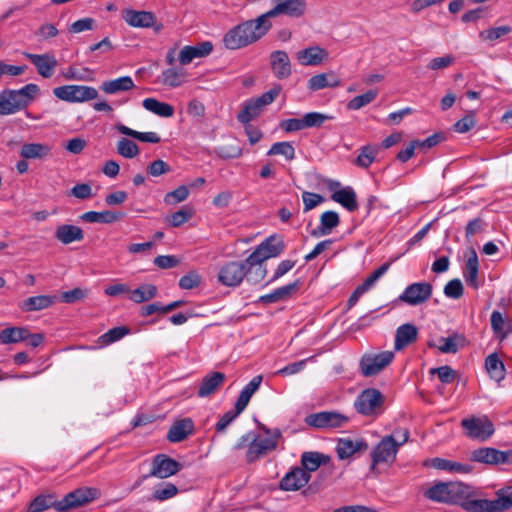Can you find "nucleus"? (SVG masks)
<instances>
[{
  "label": "nucleus",
  "instance_id": "1",
  "mask_svg": "<svg viewBox=\"0 0 512 512\" xmlns=\"http://www.w3.org/2000/svg\"><path fill=\"white\" fill-rule=\"evenodd\" d=\"M100 492L97 488L81 487L57 500L53 494L39 495L29 504L28 512H43L51 507L58 512H69L97 499Z\"/></svg>",
  "mask_w": 512,
  "mask_h": 512
},
{
  "label": "nucleus",
  "instance_id": "2",
  "mask_svg": "<svg viewBox=\"0 0 512 512\" xmlns=\"http://www.w3.org/2000/svg\"><path fill=\"white\" fill-rule=\"evenodd\" d=\"M271 28L272 23L265 22L260 15L228 30L223 37V44L227 49L238 50L259 41Z\"/></svg>",
  "mask_w": 512,
  "mask_h": 512
},
{
  "label": "nucleus",
  "instance_id": "3",
  "mask_svg": "<svg viewBox=\"0 0 512 512\" xmlns=\"http://www.w3.org/2000/svg\"><path fill=\"white\" fill-rule=\"evenodd\" d=\"M464 500L459 506L466 512H504L512 508V486H506L496 491L494 500L475 499V492L466 485Z\"/></svg>",
  "mask_w": 512,
  "mask_h": 512
},
{
  "label": "nucleus",
  "instance_id": "4",
  "mask_svg": "<svg viewBox=\"0 0 512 512\" xmlns=\"http://www.w3.org/2000/svg\"><path fill=\"white\" fill-rule=\"evenodd\" d=\"M285 243L281 236L271 235L262 241L255 250L246 258V262L250 266H256L253 270L251 280L261 282L267 275L266 266L263 262L270 258H275L284 252Z\"/></svg>",
  "mask_w": 512,
  "mask_h": 512
},
{
  "label": "nucleus",
  "instance_id": "5",
  "mask_svg": "<svg viewBox=\"0 0 512 512\" xmlns=\"http://www.w3.org/2000/svg\"><path fill=\"white\" fill-rule=\"evenodd\" d=\"M281 90L280 85H275L260 96L244 101L241 111L237 114V120L243 125L250 124L262 114L266 106L275 101Z\"/></svg>",
  "mask_w": 512,
  "mask_h": 512
},
{
  "label": "nucleus",
  "instance_id": "6",
  "mask_svg": "<svg viewBox=\"0 0 512 512\" xmlns=\"http://www.w3.org/2000/svg\"><path fill=\"white\" fill-rule=\"evenodd\" d=\"M256 269V266H250L245 261H230L225 263L218 272V281L227 287H237L239 286L243 280L246 278L247 282L250 284H258L259 282H255L251 280V276H253V270Z\"/></svg>",
  "mask_w": 512,
  "mask_h": 512
},
{
  "label": "nucleus",
  "instance_id": "7",
  "mask_svg": "<svg viewBox=\"0 0 512 512\" xmlns=\"http://www.w3.org/2000/svg\"><path fill=\"white\" fill-rule=\"evenodd\" d=\"M260 428L266 434L265 437L254 436L252 441L248 445L246 452L247 462L253 463L260 457L267 455L269 452L276 449L278 440L281 437V431L279 429H269L264 425H260Z\"/></svg>",
  "mask_w": 512,
  "mask_h": 512
},
{
  "label": "nucleus",
  "instance_id": "8",
  "mask_svg": "<svg viewBox=\"0 0 512 512\" xmlns=\"http://www.w3.org/2000/svg\"><path fill=\"white\" fill-rule=\"evenodd\" d=\"M408 438L409 431L406 429L403 430L400 441H396L393 435H388L382 438V440L371 451V470H374L375 467L380 464L393 463L399 447L407 442Z\"/></svg>",
  "mask_w": 512,
  "mask_h": 512
},
{
  "label": "nucleus",
  "instance_id": "9",
  "mask_svg": "<svg viewBox=\"0 0 512 512\" xmlns=\"http://www.w3.org/2000/svg\"><path fill=\"white\" fill-rule=\"evenodd\" d=\"M465 487L461 482H439L427 489L424 496L435 502L459 505L464 500Z\"/></svg>",
  "mask_w": 512,
  "mask_h": 512
},
{
  "label": "nucleus",
  "instance_id": "10",
  "mask_svg": "<svg viewBox=\"0 0 512 512\" xmlns=\"http://www.w3.org/2000/svg\"><path fill=\"white\" fill-rule=\"evenodd\" d=\"M384 403L383 394L375 388L363 390L356 398L354 406L356 411L364 416H377L382 413Z\"/></svg>",
  "mask_w": 512,
  "mask_h": 512
},
{
  "label": "nucleus",
  "instance_id": "11",
  "mask_svg": "<svg viewBox=\"0 0 512 512\" xmlns=\"http://www.w3.org/2000/svg\"><path fill=\"white\" fill-rule=\"evenodd\" d=\"M392 351H382L380 353H366L359 362L361 374L365 377H371L379 374L394 359Z\"/></svg>",
  "mask_w": 512,
  "mask_h": 512
},
{
  "label": "nucleus",
  "instance_id": "12",
  "mask_svg": "<svg viewBox=\"0 0 512 512\" xmlns=\"http://www.w3.org/2000/svg\"><path fill=\"white\" fill-rule=\"evenodd\" d=\"M53 94L60 100L76 103L94 100L98 97V91L91 86L64 85L54 88Z\"/></svg>",
  "mask_w": 512,
  "mask_h": 512
},
{
  "label": "nucleus",
  "instance_id": "13",
  "mask_svg": "<svg viewBox=\"0 0 512 512\" xmlns=\"http://www.w3.org/2000/svg\"><path fill=\"white\" fill-rule=\"evenodd\" d=\"M182 464L166 454H157L151 462V469L148 474L141 477L140 481L155 477L165 479L177 474L182 469Z\"/></svg>",
  "mask_w": 512,
  "mask_h": 512
},
{
  "label": "nucleus",
  "instance_id": "14",
  "mask_svg": "<svg viewBox=\"0 0 512 512\" xmlns=\"http://www.w3.org/2000/svg\"><path fill=\"white\" fill-rule=\"evenodd\" d=\"M275 6L262 14L265 22H271L270 18L285 15L291 18H300L306 13V0H273Z\"/></svg>",
  "mask_w": 512,
  "mask_h": 512
},
{
  "label": "nucleus",
  "instance_id": "15",
  "mask_svg": "<svg viewBox=\"0 0 512 512\" xmlns=\"http://www.w3.org/2000/svg\"><path fill=\"white\" fill-rule=\"evenodd\" d=\"M461 426L471 439L485 441L494 433L493 423L486 416L464 418Z\"/></svg>",
  "mask_w": 512,
  "mask_h": 512
},
{
  "label": "nucleus",
  "instance_id": "16",
  "mask_svg": "<svg viewBox=\"0 0 512 512\" xmlns=\"http://www.w3.org/2000/svg\"><path fill=\"white\" fill-rule=\"evenodd\" d=\"M349 418L336 411H321L306 416L305 423L318 429L343 427Z\"/></svg>",
  "mask_w": 512,
  "mask_h": 512
},
{
  "label": "nucleus",
  "instance_id": "17",
  "mask_svg": "<svg viewBox=\"0 0 512 512\" xmlns=\"http://www.w3.org/2000/svg\"><path fill=\"white\" fill-rule=\"evenodd\" d=\"M39 93L40 88L34 83H29L17 90L6 89V95L9 98L14 113L26 108Z\"/></svg>",
  "mask_w": 512,
  "mask_h": 512
},
{
  "label": "nucleus",
  "instance_id": "18",
  "mask_svg": "<svg viewBox=\"0 0 512 512\" xmlns=\"http://www.w3.org/2000/svg\"><path fill=\"white\" fill-rule=\"evenodd\" d=\"M470 459L473 462L487 465L512 463V451H500L492 447H481L471 452Z\"/></svg>",
  "mask_w": 512,
  "mask_h": 512
},
{
  "label": "nucleus",
  "instance_id": "19",
  "mask_svg": "<svg viewBox=\"0 0 512 512\" xmlns=\"http://www.w3.org/2000/svg\"><path fill=\"white\" fill-rule=\"evenodd\" d=\"M432 291L433 286L429 282H416L408 285L398 299L410 306H417L426 302Z\"/></svg>",
  "mask_w": 512,
  "mask_h": 512
},
{
  "label": "nucleus",
  "instance_id": "20",
  "mask_svg": "<svg viewBox=\"0 0 512 512\" xmlns=\"http://www.w3.org/2000/svg\"><path fill=\"white\" fill-rule=\"evenodd\" d=\"M23 55L35 66L38 74L43 78H51L55 73L58 61L53 54H33L24 52Z\"/></svg>",
  "mask_w": 512,
  "mask_h": 512
},
{
  "label": "nucleus",
  "instance_id": "21",
  "mask_svg": "<svg viewBox=\"0 0 512 512\" xmlns=\"http://www.w3.org/2000/svg\"><path fill=\"white\" fill-rule=\"evenodd\" d=\"M311 475L301 467H294L281 479L280 489L284 491H297L304 487L310 480Z\"/></svg>",
  "mask_w": 512,
  "mask_h": 512
},
{
  "label": "nucleus",
  "instance_id": "22",
  "mask_svg": "<svg viewBox=\"0 0 512 512\" xmlns=\"http://www.w3.org/2000/svg\"><path fill=\"white\" fill-rule=\"evenodd\" d=\"M226 376L222 372L213 371L205 375L197 389L199 398H206L216 393L225 383Z\"/></svg>",
  "mask_w": 512,
  "mask_h": 512
},
{
  "label": "nucleus",
  "instance_id": "23",
  "mask_svg": "<svg viewBox=\"0 0 512 512\" xmlns=\"http://www.w3.org/2000/svg\"><path fill=\"white\" fill-rule=\"evenodd\" d=\"M270 65L277 79H287L292 74L290 58L283 50H276L270 54Z\"/></svg>",
  "mask_w": 512,
  "mask_h": 512
},
{
  "label": "nucleus",
  "instance_id": "24",
  "mask_svg": "<svg viewBox=\"0 0 512 512\" xmlns=\"http://www.w3.org/2000/svg\"><path fill=\"white\" fill-rule=\"evenodd\" d=\"M462 274L466 284L469 287L477 290L481 286V283L478 278L479 260L474 248H471L468 252V256L465 261Z\"/></svg>",
  "mask_w": 512,
  "mask_h": 512
},
{
  "label": "nucleus",
  "instance_id": "25",
  "mask_svg": "<svg viewBox=\"0 0 512 512\" xmlns=\"http://www.w3.org/2000/svg\"><path fill=\"white\" fill-rule=\"evenodd\" d=\"M213 50V45L210 41L201 42L195 46H184L179 53L178 60L181 65H188L196 58L208 56Z\"/></svg>",
  "mask_w": 512,
  "mask_h": 512
},
{
  "label": "nucleus",
  "instance_id": "26",
  "mask_svg": "<svg viewBox=\"0 0 512 512\" xmlns=\"http://www.w3.org/2000/svg\"><path fill=\"white\" fill-rule=\"evenodd\" d=\"M153 14L152 11L124 9L122 18L130 27L150 28V25L154 24Z\"/></svg>",
  "mask_w": 512,
  "mask_h": 512
},
{
  "label": "nucleus",
  "instance_id": "27",
  "mask_svg": "<svg viewBox=\"0 0 512 512\" xmlns=\"http://www.w3.org/2000/svg\"><path fill=\"white\" fill-rule=\"evenodd\" d=\"M194 432V422L191 418L176 420L168 430L167 439L172 443L185 440Z\"/></svg>",
  "mask_w": 512,
  "mask_h": 512
},
{
  "label": "nucleus",
  "instance_id": "28",
  "mask_svg": "<svg viewBox=\"0 0 512 512\" xmlns=\"http://www.w3.org/2000/svg\"><path fill=\"white\" fill-rule=\"evenodd\" d=\"M296 58L303 66H318L328 58V52L320 46H311L298 51Z\"/></svg>",
  "mask_w": 512,
  "mask_h": 512
},
{
  "label": "nucleus",
  "instance_id": "29",
  "mask_svg": "<svg viewBox=\"0 0 512 512\" xmlns=\"http://www.w3.org/2000/svg\"><path fill=\"white\" fill-rule=\"evenodd\" d=\"M418 338V329L411 323H405L400 325L396 329L394 349L401 351L405 347L414 343Z\"/></svg>",
  "mask_w": 512,
  "mask_h": 512
},
{
  "label": "nucleus",
  "instance_id": "30",
  "mask_svg": "<svg viewBox=\"0 0 512 512\" xmlns=\"http://www.w3.org/2000/svg\"><path fill=\"white\" fill-rule=\"evenodd\" d=\"M54 236L60 243L68 245L73 242L82 241L84 239V232L79 226L62 224L56 228Z\"/></svg>",
  "mask_w": 512,
  "mask_h": 512
},
{
  "label": "nucleus",
  "instance_id": "31",
  "mask_svg": "<svg viewBox=\"0 0 512 512\" xmlns=\"http://www.w3.org/2000/svg\"><path fill=\"white\" fill-rule=\"evenodd\" d=\"M368 444L364 439L352 440L350 438H341L337 442L336 451L340 459H346L356 452L365 451Z\"/></svg>",
  "mask_w": 512,
  "mask_h": 512
},
{
  "label": "nucleus",
  "instance_id": "32",
  "mask_svg": "<svg viewBox=\"0 0 512 512\" xmlns=\"http://www.w3.org/2000/svg\"><path fill=\"white\" fill-rule=\"evenodd\" d=\"M339 223L340 218L337 212L333 210L325 211L320 216L319 226L311 231V235L313 237L329 235Z\"/></svg>",
  "mask_w": 512,
  "mask_h": 512
},
{
  "label": "nucleus",
  "instance_id": "33",
  "mask_svg": "<svg viewBox=\"0 0 512 512\" xmlns=\"http://www.w3.org/2000/svg\"><path fill=\"white\" fill-rule=\"evenodd\" d=\"M331 199L342 205L349 212H354L358 209L356 193L350 186L334 191Z\"/></svg>",
  "mask_w": 512,
  "mask_h": 512
},
{
  "label": "nucleus",
  "instance_id": "34",
  "mask_svg": "<svg viewBox=\"0 0 512 512\" xmlns=\"http://www.w3.org/2000/svg\"><path fill=\"white\" fill-rule=\"evenodd\" d=\"M430 463L431 466L435 469L448 471L451 473L469 474L473 470V467L469 464L451 461L440 457L431 459Z\"/></svg>",
  "mask_w": 512,
  "mask_h": 512
},
{
  "label": "nucleus",
  "instance_id": "35",
  "mask_svg": "<svg viewBox=\"0 0 512 512\" xmlns=\"http://www.w3.org/2000/svg\"><path fill=\"white\" fill-rule=\"evenodd\" d=\"M57 297L50 295H38L25 299L20 308L25 312L40 311L51 307L56 303Z\"/></svg>",
  "mask_w": 512,
  "mask_h": 512
},
{
  "label": "nucleus",
  "instance_id": "36",
  "mask_svg": "<svg viewBox=\"0 0 512 512\" xmlns=\"http://www.w3.org/2000/svg\"><path fill=\"white\" fill-rule=\"evenodd\" d=\"M124 217V213L122 212H113L109 210L97 212V211H88L83 213L80 218L81 220L88 223H105L111 224L114 223Z\"/></svg>",
  "mask_w": 512,
  "mask_h": 512
},
{
  "label": "nucleus",
  "instance_id": "37",
  "mask_svg": "<svg viewBox=\"0 0 512 512\" xmlns=\"http://www.w3.org/2000/svg\"><path fill=\"white\" fill-rule=\"evenodd\" d=\"M134 86V81L130 76H122L102 82L100 89L106 94H117L129 91Z\"/></svg>",
  "mask_w": 512,
  "mask_h": 512
},
{
  "label": "nucleus",
  "instance_id": "38",
  "mask_svg": "<svg viewBox=\"0 0 512 512\" xmlns=\"http://www.w3.org/2000/svg\"><path fill=\"white\" fill-rule=\"evenodd\" d=\"M262 380V375L254 376L250 382L243 387L235 403L239 410H245L253 394L260 388Z\"/></svg>",
  "mask_w": 512,
  "mask_h": 512
},
{
  "label": "nucleus",
  "instance_id": "39",
  "mask_svg": "<svg viewBox=\"0 0 512 512\" xmlns=\"http://www.w3.org/2000/svg\"><path fill=\"white\" fill-rule=\"evenodd\" d=\"M485 369L489 374L490 378L496 382L504 380L506 375V369L504 363L499 359L497 353L488 355L485 359Z\"/></svg>",
  "mask_w": 512,
  "mask_h": 512
},
{
  "label": "nucleus",
  "instance_id": "40",
  "mask_svg": "<svg viewBox=\"0 0 512 512\" xmlns=\"http://www.w3.org/2000/svg\"><path fill=\"white\" fill-rule=\"evenodd\" d=\"M465 336L459 333H453L448 337H440L438 349L442 353H452L455 354L459 351L460 348L465 345Z\"/></svg>",
  "mask_w": 512,
  "mask_h": 512
},
{
  "label": "nucleus",
  "instance_id": "41",
  "mask_svg": "<svg viewBox=\"0 0 512 512\" xmlns=\"http://www.w3.org/2000/svg\"><path fill=\"white\" fill-rule=\"evenodd\" d=\"M491 328L496 337L500 340L505 339L508 334L512 331L511 322L507 321L501 312L495 310L492 312L491 317Z\"/></svg>",
  "mask_w": 512,
  "mask_h": 512
},
{
  "label": "nucleus",
  "instance_id": "42",
  "mask_svg": "<svg viewBox=\"0 0 512 512\" xmlns=\"http://www.w3.org/2000/svg\"><path fill=\"white\" fill-rule=\"evenodd\" d=\"M115 128L119 133L132 137L141 142L156 144L161 141V138L156 132H139L127 127L122 123L116 124Z\"/></svg>",
  "mask_w": 512,
  "mask_h": 512
},
{
  "label": "nucleus",
  "instance_id": "43",
  "mask_svg": "<svg viewBox=\"0 0 512 512\" xmlns=\"http://www.w3.org/2000/svg\"><path fill=\"white\" fill-rule=\"evenodd\" d=\"M51 149L46 144L41 143H26L20 149V156L23 159H42L48 156Z\"/></svg>",
  "mask_w": 512,
  "mask_h": 512
},
{
  "label": "nucleus",
  "instance_id": "44",
  "mask_svg": "<svg viewBox=\"0 0 512 512\" xmlns=\"http://www.w3.org/2000/svg\"><path fill=\"white\" fill-rule=\"evenodd\" d=\"M142 105L146 110L160 117L169 118L174 115V107L171 104L160 102L155 98L144 99Z\"/></svg>",
  "mask_w": 512,
  "mask_h": 512
},
{
  "label": "nucleus",
  "instance_id": "45",
  "mask_svg": "<svg viewBox=\"0 0 512 512\" xmlns=\"http://www.w3.org/2000/svg\"><path fill=\"white\" fill-rule=\"evenodd\" d=\"M129 299L140 304L154 299L158 294V288L154 284H143L134 290H130Z\"/></svg>",
  "mask_w": 512,
  "mask_h": 512
},
{
  "label": "nucleus",
  "instance_id": "46",
  "mask_svg": "<svg viewBox=\"0 0 512 512\" xmlns=\"http://www.w3.org/2000/svg\"><path fill=\"white\" fill-rule=\"evenodd\" d=\"M186 76L184 69L168 68L162 71L161 82L168 87L176 88L186 81Z\"/></svg>",
  "mask_w": 512,
  "mask_h": 512
},
{
  "label": "nucleus",
  "instance_id": "47",
  "mask_svg": "<svg viewBox=\"0 0 512 512\" xmlns=\"http://www.w3.org/2000/svg\"><path fill=\"white\" fill-rule=\"evenodd\" d=\"M28 337L26 327H8L0 332V342L2 344H14L23 342Z\"/></svg>",
  "mask_w": 512,
  "mask_h": 512
},
{
  "label": "nucleus",
  "instance_id": "48",
  "mask_svg": "<svg viewBox=\"0 0 512 512\" xmlns=\"http://www.w3.org/2000/svg\"><path fill=\"white\" fill-rule=\"evenodd\" d=\"M178 494V488L171 482H162L154 487L149 498L151 501L163 502L175 497Z\"/></svg>",
  "mask_w": 512,
  "mask_h": 512
},
{
  "label": "nucleus",
  "instance_id": "49",
  "mask_svg": "<svg viewBox=\"0 0 512 512\" xmlns=\"http://www.w3.org/2000/svg\"><path fill=\"white\" fill-rule=\"evenodd\" d=\"M130 333V329L127 326H118L108 330L106 333L102 334L97 343L100 347H104L110 345L116 341H119L124 336Z\"/></svg>",
  "mask_w": 512,
  "mask_h": 512
},
{
  "label": "nucleus",
  "instance_id": "50",
  "mask_svg": "<svg viewBox=\"0 0 512 512\" xmlns=\"http://www.w3.org/2000/svg\"><path fill=\"white\" fill-rule=\"evenodd\" d=\"M326 459L328 457L319 452H304L301 456L302 469L310 474V472L316 471Z\"/></svg>",
  "mask_w": 512,
  "mask_h": 512
},
{
  "label": "nucleus",
  "instance_id": "51",
  "mask_svg": "<svg viewBox=\"0 0 512 512\" xmlns=\"http://www.w3.org/2000/svg\"><path fill=\"white\" fill-rule=\"evenodd\" d=\"M378 96L377 89H370L364 94L355 96L347 103V109L356 111L372 103Z\"/></svg>",
  "mask_w": 512,
  "mask_h": 512
},
{
  "label": "nucleus",
  "instance_id": "52",
  "mask_svg": "<svg viewBox=\"0 0 512 512\" xmlns=\"http://www.w3.org/2000/svg\"><path fill=\"white\" fill-rule=\"evenodd\" d=\"M511 31H512V28L509 25L492 27V28L481 31L479 33V37L483 41H488V42L494 43L495 41L508 35Z\"/></svg>",
  "mask_w": 512,
  "mask_h": 512
},
{
  "label": "nucleus",
  "instance_id": "53",
  "mask_svg": "<svg viewBox=\"0 0 512 512\" xmlns=\"http://www.w3.org/2000/svg\"><path fill=\"white\" fill-rule=\"evenodd\" d=\"M267 155H282L287 161H292L295 158V149L290 142H276L268 150Z\"/></svg>",
  "mask_w": 512,
  "mask_h": 512
},
{
  "label": "nucleus",
  "instance_id": "54",
  "mask_svg": "<svg viewBox=\"0 0 512 512\" xmlns=\"http://www.w3.org/2000/svg\"><path fill=\"white\" fill-rule=\"evenodd\" d=\"M378 148L371 145L363 146L360 150L355 164L361 168H368L375 160Z\"/></svg>",
  "mask_w": 512,
  "mask_h": 512
},
{
  "label": "nucleus",
  "instance_id": "55",
  "mask_svg": "<svg viewBox=\"0 0 512 512\" xmlns=\"http://www.w3.org/2000/svg\"><path fill=\"white\" fill-rule=\"evenodd\" d=\"M193 217V210L188 207H182L178 211L167 216L166 222L174 228L180 227Z\"/></svg>",
  "mask_w": 512,
  "mask_h": 512
},
{
  "label": "nucleus",
  "instance_id": "56",
  "mask_svg": "<svg viewBox=\"0 0 512 512\" xmlns=\"http://www.w3.org/2000/svg\"><path fill=\"white\" fill-rule=\"evenodd\" d=\"M139 152L138 145L130 139L121 138L117 142V153L124 158L132 159L136 157Z\"/></svg>",
  "mask_w": 512,
  "mask_h": 512
},
{
  "label": "nucleus",
  "instance_id": "57",
  "mask_svg": "<svg viewBox=\"0 0 512 512\" xmlns=\"http://www.w3.org/2000/svg\"><path fill=\"white\" fill-rule=\"evenodd\" d=\"M340 84L339 80H334L333 82H329L327 79V75L325 73H321L315 76H312L308 80V88L311 91H318L326 87H337Z\"/></svg>",
  "mask_w": 512,
  "mask_h": 512
},
{
  "label": "nucleus",
  "instance_id": "58",
  "mask_svg": "<svg viewBox=\"0 0 512 512\" xmlns=\"http://www.w3.org/2000/svg\"><path fill=\"white\" fill-rule=\"evenodd\" d=\"M332 119V116L320 113L309 112L303 116L304 128L321 127L326 120Z\"/></svg>",
  "mask_w": 512,
  "mask_h": 512
},
{
  "label": "nucleus",
  "instance_id": "59",
  "mask_svg": "<svg viewBox=\"0 0 512 512\" xmlns=\"http://www.w3.org/2000/svg\"><path fill=\"white\" fill-rule=\"evenodd\" d=\"M189 196V190L187 186L181 185L175 190L168 192L164 197V202L168 205H176L180 202L185 201Z\"/></svg>",
  "mask_w": 512,
  "mask_h": 512
},
{
  "label": "nucleus",
  "instance_id": "60",
  "mask_svg": "<svg viewBox=\"0 0 512 512\" xmlns=\"http://www.w3.org/2000/svg\"><path fill=\"white\" fill-rule=\"evenodd\" d=\"M430 373L437 374L439 380L445 384H450L456 379V371L448 365L432 368Z\"/></svg>",
  "mask_w": 512,
  "mask_h": 512
},
{
  "label": "nucleus",
  "instance_id": "61",
  "mask_svg": "<svg viewBox=\"0 0 512 512\" xmlns=\"http://www.w3.org/2000/svg\"><path fill=\"white\" fill-rule=\"evenodd\" d=\"M242 412L243 410H239L238 406L235 405L234 410H229L224 413L216 424V431L224 432L229 424L233 422Z\"/></svg>",
  "mask_w": 512,
  "mask_h": 512
},
{
  "label": "nucleus",
  "instance_id": "62",
  "mask_svg": "<svg viewBox=\"0 0 512 512\" xmlns=\"http://www.w3.org/2000/svg\"><path fill=\"white\" fill-rule=\"evenodd\" d=\"M463 293L464 288L459 279L450 280L444 287V294L448 298L459 299Z\"/></svg>",
  "mask_w": 512,
  "mask_h": 512
},
{
  "label": "nucleus",
  "instance_id": "63",
  "mask_svg": "<svg viewBox=\"0 0 512 512\" xmlns=\"http://www.w3.org/2000/svg\"><path fill=\"white\" fill-rule=\"evenodd\" d=\"M170 171V165L161 159L154 160L147 166V173L152 177H159Z\"/></svg>",
  "mask_w": 512,
  "mask_h": 512
},
{
  "label": "nucleus",
  "instance_id": "64",
  "mask_svg": "<svg viewBox=\"0 0 512 512\" xmlns=\"http://www.w3.org/2000/svg\"><path fill=\"white\" fill-rule=\"evenodd\" d=\"M200 282V275L195 271H191L186 275H183L180 278L178 284L181 289L190 290L196 288L200 284Z\"/></svg>",
  "mask_w": 512,
  "mask_h": 512
}]
</instances>
